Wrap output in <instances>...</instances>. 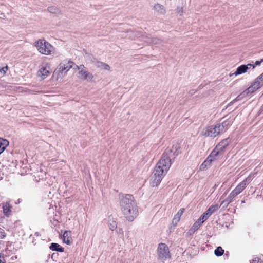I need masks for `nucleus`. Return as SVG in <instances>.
<instances>
[{"instance_id": "nucleus-1", "label": "nucleus", "mask_w": 263, "mask_h": 263, "mask_svg": "<svg viewBox=\"0 0 263 263\" xmlns=\"http://www.w3.org/2000/svg\"><path fill=\"white\" fill-rule=\"evenodd\" d=\"M180 153V146L179 143L173 144L171 149L165 150L157 162L154 171L153 175L151 179V184L152 186H157L159 184L169 170L172 159Z\"/></svg>"}, {"instance_id": "nucleus-2", "label": "nucleus", "mask_w": 263, "mask_h": 263, "mask_svg": "<svg viewBox=\"0 0 263 263\" xmlns=\"http://www.w3.org/2000/svg\"><path fill=\"white\" fill-rule=\"evenodd\" d=\"M121 211L127 220L133 221L138 215V208L136 201L133 195H123L120 199Z\"/></svg>"}, {"instance_id": "nucleus-3", "label": "nucleus", "mask_w": 263, "mask_h": 263, "mask_svg": "<svg viewBox=\"0 0 263 263\" xmlns=\"http://www.w3.org/2000/svg\"><path fill=\"white\" fill-rule=\"evenodd\" d=\"M232 122V119H228L221 123L208 126L203 132V135L207 137H216L226 132L231 125Z\"/></svg>"}, {"instance_id": "nucleus-4", "label": "nucleus", "mask_w": 263, "mask_h": 263, "mask_svg": "<svg viewBox=\"0 0 263 263\" xmlns=\"http://www.w3.org/2000/svg\"><path fill=\"white\" fill-rule=\"evenodd\" d=\"M230 142L231 140L229 138H226L222 140L212 151L210 155L200 165V170H204L206 167L210 166L212 161L216 160L217 157L222 154Z\"/></svg>"}, {"instance_id": "nucleus-5", "label": "nucleus", "mask_w": 263, "mask_h": 263, "mask_svg": "<svg viewBox=\"0 0 263 263\" xmlns=\"http://www.w3.org/2000/svg\"><path fill=\"white\" fill-rule=\"evenodd\" d=\"M35 46L37 50L42 54L49 55L53 53V47L45 40H39L36 42L35 43Z\"/></svg>"}, {"instance_id": "nucleus-6", "label": "nucleus", "mask_w": 263, "mask_h": 263, "mask_svg": "<svg viewBox=\"0 0 263 263\" xmlns=\"http://www.w3.org/2000/svg\"><path fill=\"white\" fill-rule=\"evenodd\" d=\"M157 254L159 259L163 261L166 260L171 257L168 247L163 243L159 245L157 249Z\"/></svg>"}, {"instance_id": "nucleus-7", "label": "nucleus", "mask_w": 263, "mask_h": 263, "mask_svg": "<svg viewBox=\"0 0 263 263\" xmlns=\"http://www.w3.org/2000/svg\"><path fill=\"white\" fill-rule=\"evenodd\" d=\"M255 66L251 64H248L247 65H241L238 67L235 72L232 74H230V76L231 77L233 75L238 76L246 73L248 70L250 69H254Z\"/></svg>"}, {"instance_id": "nucleus-8", "label": "nucleus", "mask_w": 263, "mask_h": 263, "mask_svg": "<svg viewBox=\"0 0 263 263\" xmlns=\"http://www.w3.org/2000/svg\"><path fill=\"white\" fill-rule=\"evenodd\" d=\"M84 65H81L78 67V69L80 70L79 74H81V78L88 81H91L93 79V76L92 73L87 71L85 69Z\"/></svg>"}, {"instance_id": "nucleus-9", "label": "nucleus", "mask_w": 263, "mask_h": 263, "mask_svg": "<svg viewBox=\"0 0 263 263\" xmlns=\"http://www.w3.org/2000/svg\"><path fill=\"white\" fill-rule=\"evenodd\" d=\"M247 185V179L243 180L239 184L237 185V186L235 188L233 191L237 195H239L240 194L243 190L246 187Z\"/></svg>"}, {"instance_id": "nucleus-10", "label": "nucleus", "mask_w": 263, "mask_h": 263, "mask_svg": "<svg viewBox=\"0 0 263 263\" xmlns=\"http://www.w3.org/2000/svg\"><path fill=\"white\" fill-rule=\"evenodd\" d=\"M73 65H74L73 62H71V61H69L67 63H66V64L62 63L60 64L59 69L62 73H63V72L66 73L72 67Z\"/></svg>"}, {"instance_id": "nucleus-11", "label": "nucleus", "mask_w": 263, "mask_h": 263, "mask_svg": "<svg viewBox=\"0 0 263 263\" xmlns=\"http://www.w3.org/2000/svg\"><path fill=\"white\" fill-rule=\"evenodd\" d=\"M181 219V214L179 213V211L175 215L172 223L170 227V232L173 231L175 227L177 225L178 223L180 222Z\"/></svg>"}, {"instance_id": "nucleus-12", "label": "nucleus", "mask_w": 263, "mask_h": 263, "mask_svg": "<svg viewBox=\"0 0 263 263\" xmlns=\"http://www.w3.org/2000/svg\"><path fill=\"white\" fill-rule=\"evenodd\" d=\"M63 241L64 243L70 245L71 242V232L70 231H65L63 235Z\"/></svg>"}, {"instance_id": "nucleus-13", "label": "nucleus", "mask_w": 263, "mask_h": 263, "mask_svg": "<svg viewBox=\"0 0 263 263\" xmlns=\"http://www.w3.org/2000/svg\"><path fill=\"white\" fill-rule=\"evenodd\" d=\"M89 58L90 60L91 61L92 63H93L97 68H100V69H102L103 68V65L105 64V63L98 61L92 55H89Z\"/></svg>"}, {"instance_id": "nucleus-14", "label": "nucleus", "mask_w": 263, "mask_h": 263, "mask_svg": "<svg viewBox=\"0 0 263 263\" xmlns=\"http://www.w3.org/2000/svg\"><path fill=\"white\" fill-rule=\"evenodd\" d=\"M12 206L10 205L9 203L6 202L3 206V212L5 215L8 216L11 212Z\"/></svg>"}, {"instance_id": "nucleus-15", "label": "nucleus", "mask_w": 263, "mask_h": 263, "mask_svg": "<svg viewBox=\"0 0 263 263\" xmlns=\"http://www.w3.org/2000/svg\"><path fill=\"white\" fill-rule=\"evenodd\" d=\"M8 145L9 141L7 140L0 138V151L3 153Z\"/></svg>"}, {"instance_id": "nucleus-16", "label": "nucleus", "mask_w": 263, "mask_h": 263, "mask_svg": "<svg viewBox=\"0 0 263 263\" xmlns=\"http://www.w3.org/2000/svg\"><path fill=\"white\" fill-rule=\"evenodd\" d=\"M219 208L217 204L210 206L208 209L205 211L206 215H209L210 216L215 212H216Z\"/></svg>"}, {"instance_id": "nucleus-17", "label": "nucleus", "mask_w": 263, "mask_h": 263, "mask_svg": "<svg viewBox=\"0 0 263 263\" xmlns=\"http://www.w3.org/2000/svg\"><path fill=\"white\" fill-rule=\"evenodd\" d=\"M155 10L160 14H164L165 13V9L164 7L159 4H157L154 6Z\"/></svg>"}, {"instance_id": "nucleus-18", "label": "nucleus", "mask_w": 263, "mask_h": 263, "mask_svg": "<svg viewBox=\"0 0 263 263\" xmlns=\"http://www.w3.org/2000/svg\"><path fill=\"white\" fill-rule=\"evenodd\" d=\"M47 10L51 13L59 15L61 14V11L59 8L56 6H49L47 8Z\"/></svg>"}, {"instance_id": "nucleus-19", "label": "nucleus", "mask_w": 263, "mask_h": 263, "mask_svg": "<svg viewBox=\"0 0 263 263\" xmlns=\"http://www.w3.org/2000/svg\"><path fill=\"white\" fill-rule=\"evenodd\" d=\"M50 249L52 251H56L60 252L64 251V248L60 247V245L57 243H52L50 246Z\"/></svg>"}, {"instance_id": "nucleus-20", "label": "nucleus", "mask_w": 263, "mask_h": 263, "mask_svg": "<svg viewBox=\"0 0 263 263\" xmlns=\"http://www.w3.org/2000/svg\"><path fill=\"white\" fill-rule=\"evenodd\" d=\"M247 96L243 91L241 93H240L239 95H238L235 99H234L233 101H232L230 103L228 104V106L231 105L233 104L234 103H235L236 101H240L242 100L243 98L246 97Z\"/></svg>"}, {"instance_id": "nucleus-21", "label": "nucleus", "mask_w": 263, "mask_h": 263, "mask_svg": "<svg viewBox=\"0 0 263 263\" xmlns=\"http://www.w3.org/2000/svg\"><path fill=\"white\" fill-rule=\"evenodd\" d=\"M108 227L111 231H114L117 227V224L115 221L110 217L109 218Z\"/></svg>"}, {"instance_id": "nucleus-22", "label": "nucleus", "mask_w": 263, "mask_h": 263, "mask_svg": "<svg viewBox=\"0 0 263 263\" xmlns=\"http://www.w3.org/2000/svg\"><path fill=\"white\" fill-rule=\"evenodd\" d=\"M39 75H41L43 79L45 78L49 73V72L45 67H42L39 71Z\"/></svg>"}, {"instance_id": "nucleus-23", "label": "nucleus", "mask_w": 263, "mask_h": 263, "mask_svg": "<svg viewBox=\"0 0 263 263\" xmlns=\"http://www.w3.org/2000/svg\"><path fill=\"white\" fill-rule=\"evenodd\" d=\"M257 89H256V87H254V86L253 84H252V85H251L245 91H244V92L246 94V95L248 96L249 94L252 93Z\"/></svg>"}, {"instance_id": "nucleus-24", "label": "nucleus", "mask_w": 263, "mask_h": 263, "mask_svg": "<svg viewBox=\"0 0 263 263\" xmlns=\"http://www.w3.org/2000/svg\"><path fill=\"white\" fill-rule=\"evenodd\" d=\"M252 84L254 87H256V89H258L263 86V84H262L261 81L258 78V77L255 80Z\"/></svg>"}, {"instance_id": "nucleus-25", "label": "nucleus", "mask_w": 263, "mask_h": 263, "mask_svg": "<svg viewBox=\"0 0 263 263\" xmlns=\"http://www.w3.org/2000/svg\"><path fill=\"white\" fill-rule=\"evenodd\" d=\"M215 254L217 256H221L224 253V250L221 247H218L214 251Z\"/></svg>"}, {"instance_id": "nucleus-26", "label": "nucleus", "mask_w": 263, "mask_h": 263, "mask_svg": "<svg viewBox=\"0 0 263 263\" xmlns=\"http://www.w3.org/2000/svg\"><path fill=\"white\" fill-rule=\"evenodd\" d=\"M237 195L232 191L229 195L227 198L229 200V201H231L232 202L233 200V199L237 196Z\"/></svg>"}, {"instance_id": "nucleus-27", "label": "nucleus", "mask_w": 263, "mask_h": 263, "mask_svg": "<svg viewBox=\"0 0 263 263\" xmlns=\"http://www.w3.org/2000/svg\"><path fill=\"white\" fill-rule=\"evenodd\" d=\"M230 203L231 201H229V200L226 198L221 202V205H223L224 208H227Z\"/></svg>"}, {"instance_id": "nucleus-28", "label": "nucleus", "mask_w": 263, "mask_h": 263, "mask_svg": "<svg viewBox=\"0 0 263 263\" xmlns=\"http://www.w3.org/2000/svg\"><path fill=\"white\" fill-rule=\"evenodd\" d=\"M230 203L231 201H229V200L226 198L221 202V205H223L224 208H227Z\"/></svg>"}, {"instance_id": "nucleus-29", "label": "nucleus", "mask_w": 263, "mask_h": 263, "mask_svg": "<svg viewBox=\"0 0 263 263\" xmlns=\"http://www.w3.org/2000/svg\"><path fill=\"white\" fill-rule=\"evenodd\" d=\"M200 228V226H199V224L198 223H194L193 226H192V228L191 229L190 231L192 232H195V231L197 230Z\"/></svg>"}, {"instance_id": "nucleus-30", "label": "nucleus", "mask_w": 263, "mask_h": 263, "mask_svg": "<svg viewBox=\"0 0 263 263\" xmlns=\"http://www.w3.org/2000/svg\"><path fill=\"white\" fill-rule=\"evenodd\" d=\"M209 215H206V212H205L200 217V218L204 222L209 217Z\"/></svg>"}, {"instance_id": "nucleus-31", "label": "nucleus", "mask_w": 263, "mask_h": 263, "mask_svg": "<svg viewBox=\"0 0 263 263\" xmlns=\"http://www.w3.org/2000/svg\"><path fill=\"white\" fill-rule=\"evenodd\" d=\"M6 237V233L4 230L2 229H0V238L3 239Z\"/></svg>"}, {"instance_id": "nucleus-32", "label": "nucleus", "mask_w": 263, "mask_h": 263, "mask_svg": "<svg viewBox=\"0 0 263 263\" xmlns=\"http://www.w3.org/2000/svg\"><path fill=\"white\" fill-rule=\"evenodd\" d=\"M7 70H8V66H6L5 67L0 68V72H3V74H5Z\"/></svg>"}, {"instance_id": "nucleus-33", "label": "nucleus", "mask_w": 263, "mask_h": 263, "mask_svg": "<svg viewBox=\"0 0 263 263\" xmlns=\"http://www.w3.org/2000/svg\"><path fill=\"white\" fill-rule=\"evenodd\" d=\"M110 67L109 65L106 63H105L104 64L103 68L102 69L109 71L110 70Z\"/></svg>"}, {"instance_id": "nucleus-34", "label": "nucleus", "mask_w": 263, "mask_h": 263, "mask_svg": "<svg viewBox=\"0 0 263 263\" xmlns=\"http://www.w3.org/2000/svg\"><path fill=\"white\" fill-rule=\"evenodd\" d=\"M263 62V59H261L260 61H256L255 62V64H253V65L255 66V67L256 66H258V65H259L261 63Z\"/></svg>"}, {"instance_id": "nucleus-35", "label": "nucleus", "mask_w": 263, "mask_h": 263, "mask_svg": "<svg viewBox=\"0 0 263 263\" xmlns=\"http://www.w3.org/2000/svg\"><path fill=\"white\" fill-rule=\"evenodd\" d=\"M195 223H198L199 224V226L200 227L202 223H203V221L199 218L197 221L195 222Z\"/></svg>"}, {"instance_id": "nucleus-36", "label": "nucleus", "mask_w": 263, "mask_h": 263, "mask_svg": "<svg viewBox=\"0 0 263 263\" xmlns=\"http://www.w3.org/2000/svg\"><path fill=\"white\" fill-rule=\"evenodd\" d=\"M195 223H198L199 224V226L200 227L202 223H203V221L199 218L197 221L195 222Z\"/></svg>"}, {"instance_id": "nucleus-37", "label": "nucleus", "mask_w": 263, "mask_h": 263, "mask_svg": "<svg viewBox=\"0 0 263 263\" xmlns=\"http://www.w3.org/2000/svg\"><path fill=\"white\" fill-rule=\"evenodd\" d=\"M251 263H259V259L258 258H255L252 260Z\"/></svg>"}, {"instance_id": "nucleus-38", "label": "nucleus", "mask_w": 263, "mask_h": 263, "mask_svg": "<svg viewBox=\"0 0 263 263\" xmlns=\"http://www.w3.org/2000/svg\"><path fill=\"white\" fill-rule=\"evenodd\" d=\"M258 78L260 79V80L261 81L262 84H263V73L259 76Z\"/></svg>"}, {"instance_id": "nucleus-39", "label": "nucleus", "mask_w": 263, "mask_h": 263, "mask_svg": "<svg viewBox=\"0 0 263 263\" xmlns=\"http://www.w3.org/2000/svg\"><path fill=\"white\" fill-rule=\"evenodd\" d=\"M153 42H154V41H153ZM155 44H157V42H155Z\"/></svg>"}, {"instance_id": "nucleus-40", "label": "nucleus", "mask_w": 263, "mask_h": 263, "mask_svg": "<svg viewBox=\"0 0 263 263\" xmlns=\"http://www.w3.org/2000/svg\"><path fill=\"white\" fill-rule=\"evenodd\" d=\"M241 202H242V203H244V202H245V201H241Z\"/></svg>"}, {"instance_id": "nucleus-41", "label": "nucleus", "mask_w": 263, "mask_h": 263, "mask_svg": "<svg viewBox=\"0 0 263 263\" xmlns=\"http://www.w3.org/2000/svg\"><path fill=\"white\" fill-rule=\"evenodd\" d=\"M1 153H2V152L1 151H0V154H1Z\"/></svg>"}]
</instances>
